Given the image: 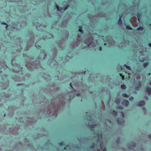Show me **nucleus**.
Here are the masks:
<instances>
[{
	"label": "nucleus",
	"mask_w": 151,
	"mask_h": 151,
	"mask_svg": "<svg viewBox=\"0 0 151 151\" xmlns=\"http://www.w3.org/2000/svg\"><path fill=\"white\" fill-rule=\"evenodd\" d=\"M97 151H100V149H98V150H97Z\"/></svg>",
	"instance_id": "57"
},
{
	"label": "nucleus",
	"mask_w": 151,
	"mask_h": 151,
	"mask_svg": "<svg viewBox=\"0 0 151 151\" xmlns=\"http://www.w3.org/2000/svg\"><path fill=\"white\" fill-rule=\"evenodd\" d=\"M129 101L127 100H124L122 102V104L124 106H127L129 105Z\"/></svg>",
	"instance_id": "9"
},
{
	"label": "nucleus",
	"mask_w": 151,
	"mask_h": 151,
	"mask_svg": "<svg viewBox=\"0 0 151 151\" xmlns=\"http://www.w3.org/2000/svg\"><path fill=\"white\" fill-rule=\"evenodd\" d=\"M66 57H67V58L68 57V56H66Z\"/></svg>",
	"instance_id": "61"
},
{
	"label": "nucleus",
	"mask_w": 151,
	"mask_h": 151,
	"mask_svg": "<svg viewBox=\"0 0 151 151\" xmlns=\"http://www.w3.org/2000/svg\"><path fill=\"white\" fill-rule=\"evenodd\" d=\"M102 151H106V148L105 147L103 150Z\"/></svg>",
	"instance_id": "50"
},
{
	"label": "nucleus",
	"mask_w": 151,
	"mask_h": 151,
	"mask_svg": "<svg viewBox=\"0 0 151 151\" xmlns=\"http://www.w3.org/2000/svg\"><path fill=\"white\" fill-rule=\"evenodd\" d=\"M15 42L17 45H20L21 42H22V39L21 38L17 39L16 40Z\"/></svg>",
	"instance_id": "10"
},
{
	"label": "nucleus",
	"mask_w": 151,
	"mask_h": 151,
	"mask_svg": "<svg viewBox=\"0 0 151 151\" xmlns=\"http://www.w3.org/2000/svg\"><path fill=\"white\" fill-rule=\"evenodd\" d=\"M15 27H13V29H15Z\"/></svg>",
	"instance_id": "59"
},
{
	"label": "nucleus",
	"mask_w": 151,
	"mask_h": 151,
	"mask_svg": "<svg viewBox=\"0 0 151 151\" xmlns=\"http://www.w3.org/2000/svg\"><path fill=\"white\" fill-rule=\"evenodd\" d=\"M120 76H121L122 77V79L123 80H124V75H122V74H120Z\"/></svg>",
	"instance_id": "37"
},
{
	"label": "nucleus",
	"mask_w": 151,
	"mask_h": 151,
	"mask_svg": "<svg viewBox=\"0 0 151 151\" xmlns=\"http://www.w3.org/2000/svg\"><path fill=\"white\" fill-rule=\"evenodd\" d=\"M64 97L63 96H59L58 100L55 102L53 101L52 102V106L55 110L58 109L61 106L64 105L65 104Z\"/></svg>",
	"instance_id": "1"
},
{
	"label": "nucleus",
	"mask_w": 151,
	"mask_h": 151,
	"mask_svg": "<svg viewBox=\"0 0 151 151\" xmlns=\"http://www.w3.org/2000/svg\"><path fill=\"white\" fill-rule=\"evenodd\" d=\"M134 97L133 96H131V97H130L129 98V100L130 101H132V100H134Z\"/></svg>",
	"instance_id": "36"
},
{
	"label": "nucleus",
	"mask_w": 151,
	"mask_h": 151,
	"mask_svg": "<svg viewBox=\"0 0 151 151\" xmlns=\"http://www.w3.org/2000/svg\"><path fill=\"white\" fill-rule=\"evenodd\" d=\"M16 57H14L13 59H12V65L13 66H17V65H18L17 64L15 63H14V62L16 60L15 59Z\"/></svg>",
	"instance_id": "15"
},
{
	"label": "nucleus",
	"mask_w": 151,
	"mask_h": 151,
	"mask_svg": "<svg viewBox=\"0 0 151 151\" xmlns=\"http://www.w3.org/2000/svg\"><path fill=\"white\" fill-rule=\"evenodd\" d=\"M133 26L134 27H136L138 26V24L137 23V22H134L131 23Z\"/></svg>",
	"instance_id": "21"
},
{
	"label": "nucleus",
	"mask_w": 151,
	"mask_h": 151,
	"mask_svg": "<svg viewBox=\"0 0 151 151\" xmlns=\"http://www.w3.org/2000/svg\"><path fill=\"white\" fill-rule=\"evenodd\" d=\"M121 88L122 89H124L126 88V86L124 85H122L121 86Z\"/></svg>",
	"instance_id": "28"
},
{
	"label": "nucleus",
	"mask_w": 151,
	"mask_h": 151,
	"mask_svg": "<svg viewBox=\"0 0 151 151\" xmlns=\"http://www.w3.org/2000/svg\"><path fill=\"white\" fill-rule=\"evenodd\" d=\"M1 24H2L5 25L7 26V24L6 23L4 22H2Z\"/></svg>",
	"instance_id": "45"
},
{
	"label": "nucleus",
	"mask_w": 151,
	"mask_h": 151,
	"mask_svg": "<svg viewBox=\"0 0 151 151\" xmlns=\"http://www.w3.org/2000/svg\"><path fill=\"white\" fill-rule=\"evenodd\" d=\"M143 109L144 110H145V107H143Z\"/></svg>",
	"instance_id": "55"
},
{
	"label": "nucleus",
	"mask_w": 151,
	"mask_h": 151,
	"mask_svg": "<svg viewBox=\"0 0 151 151\" xmlns=\"http://www.w3.org/2000/svg\"><path fill=\"white\" fill-rule=\"evenodd\" d=\"M117 122L118 124L122 125L124 123V120L123 119L118 118L117 120Z\"/></svg>",
	"instance_id": "7"
},
{
	"label": "nucleus",
	"mask_w": 151,
	"mask_h": 151,
	"mask_svg": "<svg viewBox=\"0 0 151 151\" xmlns=\"http://www.w3.org/2000/svg\"><path fill=\"white\" fill-rule=\"evenodd\" d=\"M143 28L142 27H140L139 28H138L137 29V30L138 31H142L143 30Z\"/></svg>",
	"instance_id": "30"
},
{
	"label": "nucleus",
	"mask_w": 151,
	"mask_h": 151,
	"mask_svg": "<svg viewBox=\"0 0 151 151\" xmlns=\"http://www.w3.org/2000/svg\"><path fill=\"white\" fill-rule=\"evenodd\" d=\"M145 104V102L144 101H142L139 102L137 104V106H141Z\"/></svg>",
	"instance_id": "12"
},
{
	"label": "nucleus",
	"mask_w": 151,
	"mask_h": 151,
	"mask_svg": "<svg viewBox=\"0 0 151 151\" xmlns=\"http://www.w3.org/2000/svg\"><path fill=\"white\" fill-rule=\"evenodd\" d=\"M82 39L81 38L80 36V35H78L77 37V43L78 42L81 41Z\"/></svg>",
	"instance_id": "17"
},
{
	"label": "nucleus",
	"mask_w": 151,
	"mask_h": 151,
	"mask_svg": "<svg viewBox=\"0 0 151 151\" xmlns=\"http://www.w3.org/2000/svg\"><path fill=\"white\" fill-rule=\"evenodd\" d=\"M40 26L38 27V26H37V28L38 30H42V29H41V28H40Z\"/></svg>",
	"instance_id": "38"
},
{
	"label": "nucleus",
	"mask_w": 151,
	"mask_h": 151,
	"mask_svg": "<svg viewBox=\"0 0 151 151\" xmlns=\"http://www.w3.org/2000/svg\"><path fill=\"white\" fill-rule=\"evenodd\" d=\"M63 143H64L63 142H61L59 143V145L60 146H62L63 145Z\"/></svg>",
	"instance_id": "43"
},
{
	"label": "nucleus",
	"mask_w": 151,
	"mask_h": 151,
	"mask_svg": "<svg viewBox=\"0 0 151 151\" xmlns=\"http://www.w3.org/2000/svg\"><path fill=\"white\" fill-rule=\"evenodd\" d=\"M121 101V100L119 99H117L115 101V102L117 104H119Z\"/></svg>",
	"instance_id": "19"
},
{
	"label": "nucleus",
	"mask_w": 151,
	"mask_h": 151,
	"mask_svg": "<svg viewBox=\"0 0 151 151\" xmlns=\"http://www.w3.org/2000/svg\"><path fill=\"white\" fill-rule=\"evenodd\" d=\"M105 123L106 125V126H107L108 125L107 124L108 123L110 124L111 123V122H110V121H109L108 120H106Z\"/></svg>",
	"instance_id": "26"
},
{
	"label": "nucleus",
	"mask_w": 151,
	"mask_h": 151,
	"mask_svg": "<svg viewBox=\"0 0 151 151\" xmlns=\"http://www.w3.org/2000/svg\"><path fill=\"white\" fill-rule=\"evenodd\" d=\"M70 86L72 88H73V86H72V83H70Z\"/></svg>",
	"instance_id": "49"
},
{
	"label": "nucleus",
	"mask_w": 151,
	"mask_h": 151,
	"mask_svg": "<svg viewBox=\"0 0 151 151\" xmlns=\"http://www.w3.org/2000/svg\"><path fill=\"white\" fill-rule=\"evenodd\" d=\"M7 28H8V25L7 24V26L6 25V27H5V28H6V30L7 29Z\"/></svg>",
	"instance_id": "53"
},
{
	"label": "nucleus",
	"mask_w": 151,
	"mask_h": 151,
	"mask_svg": "<svg viewBox=\"0 0 151 151\" xmlns=\"http://www.w3.org/2000/svg\"><path fill=\"white\" fill-rule=\"evenodd\" d=\"M135 146V144L134 142H131L128 145V147L131 149L134 148Z\"/></svg>",
	"instance_id": "8"
},
{
	"label": "nucleus",
	"mask_w": 151,
	"mask_h": 151,
	"mask_svg": "<svg viewBox=\"0 0 151 151\" xmlns=\"http://www.w3.org/2000/svg\"><path fill=\"white\" fill-rule=\"evenodd\" d=\"M144 99H145L146 100H148V98L146 96H145L144 97Z\"/></svg>",
	"instance_id": "41"
},
{
	"label": "nucleus",
	"mask_w": 151,
	"mask_h": 151,
	"mask_svg": "<svg viewBox=\"0 0 151 151\" xmlns=\"http://www.w3.org/2000/svg\"><path fill=\"white\" fill-rule=\"evenodd\" d=\"M50 111L49 110L48 111V112H49V114L50 113H51V112L50 111Z\"/></svg>",
	"instance_id": "56"
},
{
	"label": "nucleus",
	"mask_w": 151,
	"mask_h": 151,
	"mask_svg": "<svg viewBox=\"0 0 151 151\" xmlns=\"http://www.w3.org/2000/svg\"><path fill=\"white\" fill-rule=\"evenodd\" d=\"M59 90V87H56L54 88L53 90V91L56 92L58 91Z\"/></svg>",
	"instance_id": "25"
},
{
	"label": "nucleus",
	"mask_w": 151,
	"mask_h": 151,
	"mask_svg": "<svg viewBox=\"0 0 151 151\" xmlns=\"http://www.w3.org/2000/svg\"><path fill=\"white\" fill-rule=\"evenodd\" d=\"M148 62H146L143 64V66L144 68H146L149 65Z\"/></svg>",
	"instance_id": "24"
},
{
	"label": "nucleus",
	"mask_w": 151,
	"mask_h": 151,
	"mask_svg": "<svg viewBox=\"0 0 151 151\" xmlns=\"http://www.w3.org/2000/svg\"><path fill=\"white\" fill-rule=\"evenodd\" d=\"M145 92L149 96L151 95V88L149 86H147L145 88Z\"/></svg>",
	"instance_id": "6"
},
{
	"label": "nucleus",
	"mask_w": 151,
	"mask_h": 151,
	"mask_svg": "<svg viewBox=\"0 0 151 151\" xmlns=\"http://www.w3.org/2000/svg\"><path fill=\"white\" fill-rule=\"evenodd\" d=\"M138 78H137V79H138Z\"/></svg>",
	"instance_id": "63"
},
{
	"label": "nucleus",
	"mask_w": 151,
	"mask_h": 151,
	"mask_svg": "<svg viewBox=\"0 0 151 151\" xmlns=\"http://www.w3.org/2000/svg\"><path fill=\"white\" fill-rule=\"evenodd\" d=\"M66 148H64V149H65Z\"/></svg>",
	"instance_id": "62"
},
{
	"label": "nucleus",
	"mask_w": 151,
	"mask_h": 151,
	"mask_svg": "<svg viewBox=\"0 0 151 151\" xmlns=\"http://www.w3.org/2000/svg\"><path fill=\"white\" fill-rule=\"evenodd\" d=\"M138 78H137V79H138Z\"/></svg>",
	"instance_id": "64"
},
{
	"label": "nucleus",
	"mask_w": 151,
	"mask_h": 151,
	"mask_svg": "<svg viewBox=\"0 0 151 151\" xmlns=\"http://www.w3.org/2000/svg\"><path fill=\"white\" fill-rule=\"evenodd\" d=\"M141 15L142 14L139 13H138L137 14V17L138 20L139 22L140 21V19H141Z\"/></svg>",
	"instance_id": "20"
},
{
	"label": "nucleus",
	"mask_w": 151,
	"mask_h": 151,
	"mask_svg": "<svg viewBox=\"0 0 151 151\" xmlns=\"http://www.w3.org/2000/svg\"><path fill=\"white\" fill-rule=\"evenodd\" d=\"M117 108L119 109H123V107L122 106H118V107H117Z\"/></svg>",
	"instance_id": "34"
},
{
	"label": "nucleus",
	"mask_w": 151,
	"mask_h": 151,
	"mask_svg": "<svg viewBox=\"0 0 151 151\" xmlns=\"http://www.w3.org/2000/svg\"><path fill=\"white\" fill-rule=\"evenodd\" d=\"M148 137H149V138L151 139V134H150L148 136Z\"/></svg>",
	"instance_id": "48"
},
{
	"label": "nucleus",
	"mask_w": 151,
	"mask_h": 151,
	"mask_svg": "<svg viewBox=\"0 0 151 151\" xmlns=\"http://www.w3.org/2000/svg\"><path fill=\"white\" fill-rule=\"evenodd\" d=\"M126 27L127 29L131 30L132 29L131 28L129 25H126Z\"/></svg>",
	"instance_id": "29"
},
{
	"label": "nucleus",
	"mask_w": 151,
	"mask_h": 151,
	"mask_svg": "<svg viewBox=\"0 0 151 151\" xmlns=\"http://www.w3.org/2000/svg\"><path fill=\"white\" fill-rule=\"evenodd\" d=\"M35 37L33 36H32L30 38L29 40L28 43L30 44H32L34 42Z\"/></svg>",
	"instance_id": "11"
},
{
	"label": "nucleus",
	"mask_w": 151,
	"mask_h": 151,
	"mask_svg": "<svg viewBox=\"0 0 151 151\" xmlns=\"http://www.w3.org/2000/svg\"><path fill=\"white\" fill-rule=\"evenodd\" d=\"M91 122L89 120V122H88V124L87 125L88 127L91 130L95 128L96 127H98V126L99 125L96 124H92V125H91Z\"/></svg>",
	"instance_id": "3"
},
{
	"label": "nucleus",
	"mask_w": 151,
	"mask_h": 151,
	"mask_svg": "<svg viewBox=\"0 0 151 151\" xmlns=\"http://www.w3.org/2000/svg\"><path fill=\"white\" fill-rule=\"evenodd\" d=\"M35 47L38 48L41 47L40 44L38 42L35 43Z\"/></svg>",
	"instance_id": "16"
},
{
	"label": "nucleus",
	"mask_w": 151,
	"mask_h": 151,
	"mask_svg": "<svg viewBox=\"0 0 151 151\" xmlns=\"http://www.w3.org/2000/svg\"><path fill=\"white\" fill-rule=\"evenodd\" d=\"M55 6L56 8L59 11H60V9H59V6L57 4H56Z\"/></svg>",
	"instance_id": "33"
},
{
	"label": "nucleus",
	"mask_w": 151,
	"mask_h": 151,
	"mask_svg": "<svg viewBox=\"0 0 151 151\" xmlns=\"http://www.w3.org/2000/svg\"><path fill=\"white\" fill-rule=\"evenodd\" d=\"M103 147H104V145H103L102 142H100V147L101 149V150H103Z\"/></svg>",
	"instance_id": "23"
},
{
	"label": "nucleus",
	"mask_w": 151,
	"mask_h": 151,
	"mask_svg": "<svg viewBox=\"0 0 151 151\" xmlns=\"http://www.w3.org/2000/svg\"><path fill=\"white\" fill-rule=\"evenodd\" d=\"M63 9L62 8L59 7V9H60V11H61Z\"/></svg>",
	"instance_id": "52"
},
{
	"label": "nucleus",
	"mask_w": 151,
	"mask_h": 151,
	"mask_svg": "<svg viewBox=\"0 0 151 151\" xmlns=\"http://www.w3.org/2000/svg\"><path fill=\"white\" fill-rule=\"evenodd\" d=\"M121 113L122 114L123 118H124V113H123V112H121Z\"/></svg>",
	"instance_id": "44"
},
{
	"label": "nucleus",
	"mask_w": 151,
	"mask_h": 151,
	"mask_svg": "<svg viewBox=\"0 0 151 151\" xmlns=\"http://www.w3.org/2000/svg\"><path fill=\"white\" fill-rule=\"evenodd\" d=\"M119 138H118L116 141V142L118 144L119 142Z\"/></svg>",
	"instance_id": "42"
},
{
	"label": "nucleus",
	"mask_w": 151,
	"mask_h": 151,
	"mask_svg": "<svg viewBox=\"0 0 151 151\" xmlns=\"http://www.w3.org/2000/svg\"><path fill=\"white\" fill-rule=\"evenodd\" d=\"M122 96L125 98H128L129 97V96L125 93H123L122 94Z\"/></svg>",
	"instance_id": "27"
},
{
	"label": "nucleus",
	"mask_w": 151,
	"mask_h": 151,
	"mask_svg": "<svg viewBox=\"0 0 151 151\" xmlns=\"http://www.w3.org/2000/svg\"><path fill=\"white\" fill-rule=\"evenodd\" d=\"M95 144H94V143H93V145L90 147V149H91V148L92 149L94 148L95 147Z\"/></svg>",
	"instance_id": "39"
},
{
	"label": "nucleus",
	"mask_w": 151,
	"mask_h": 151,
	"mask_svg": "<svg viewBox=\"0 0 151 151\" xmlns=\"http://www.w3.org/2000/svg\"><path fill=\"white\" fill-rule=\"evenodd\" d=\"M124 66H125V67H126V68L127 69H128L129 70H130L131 69L130 67L129 66H128L125 64L124 65Z\"/></svg>",
	"instance_id": "35"
},
{
	"label": "nucleus",
	"mask_w": 151,
	"mask_h": 151,
	"mask_svg": "<svg viewBox=\"0 0 151 151\" xmlns=\"http://www.w3.org/2000/svg\"><path fill=\"white\" fill-rule=\"evenodd\" d=\"M69 5H67L63 9V11H65V10L66 9H67L69 7Z\"/></svg>",
	"instance_id": "40"
},
{
	"label": "nucleus",
	"mask_w": 151,
	"mask_h": 151,
	"mask_svg": "<svg viewBox=\"0 0 151 151\" xmlns=\"http://www.w3.org/2000/svg\"><path fill=\"white\" fill-rule=\"evenodd\" d=\"M23 85V84H18L17 85V86H20Z\"/></svg>",
	"instance_id": "47"
},
{
	"label": "nucleus",
	"mask_w": 151,
	"mask_h": 151,
	"mask_svg": "<svg viewBox=\"0 0 151 151\" xmlns=\"http://www.w3.org/2000/svg\"><path fill=\"white\" fill-rule=\"evenodd\" d=\"M150 84L151 85V81H150Z\"/></svg>",
	"instance_id": "58"
},
{
	"label": "nucleus",
	"mask_w": 151,
	"mask_h": 151,
	"mask_svg": "<svg viewBox=\"0 0 151 151\" xmlns=\"http://www.w3.org/2000/svg\"><path fill=\"white\" fill-rule=\"evenodd\" d=\"M99 50L100 51H101L102 50V48L101 47H100L99 48Z\"/></svg>",
	"instance_id": "51"
},
{
	"label": "nucleus",
	"mask_w": 151,
	"mask_h": 151,
	"mask_svg": "<svg viewBox=\"0 0 151 151\" xmlns=\"http://www.w3.org/2000/svg\"><path fill=\"white\" fill-rule=\"evenodd\" d=\"M137 18L136 17H133L130 19V21L131 23H132L137 22Z\"/></svg>",
	"instance_id": "14"
},
{
	"label": "nucleus",
	"mask_w": 151,
	"mask_h": 151,
	"mask_svg": "<svg viewBox=\"0 0 151 151\" xmlns=\"http://www.w3.org/2000/svg\"><path fill=\"white\" fill-rule=\"evenodd\" d=\"M47 26L46 25H43V26H42V25H41V27H44V28L46 27Z\"/></svg>",
	"instance_id": "46"
},
{
	"label": "nucleus",
	"mask_w": 151,
	"mask_h": 151,
	"mask_svg": "<svg viewBox=\"0 0 151 151\" xmlns=\"http://www.w3.org/2000/svg\"><path fill=\"white\" fill-rule=\"evenodd\" d=\"M112 114L115 116H116L117 115V112L114 110L112 112Z\"/></svg>",
	"instance_id": "32"
},
{
	"label": "nucleus",
	"mask_w": 151,
	"mask_h": 151,
	"mask_svg": "<svg viewBox=\"0 0 151 151\" xmlns=\"http://www.w3.org/2000/svg\"><path fill=\"white\" fill-rule=\"evenodd\" d=\"M79 29H78V31H79V32H81L82 33H83V31L81 29L82 28V27L81 26H80L79 27Z\"/></svg>",
	"instance_id": "31"
},
{
	"label": "nucleus",
	"mask_w": 151,
	"mask_h": 151,
	"mask_svg": "<svg viewBox=\"0 0 151 151\" xmlns=\"http://www.w3.org/2000/svg\"><path fill=\"white\" fill-rule=\"evenodd\" d=\"M150 73H149V74H148V76H149V75H150Z\"/></svg>",
	"instance_id": "60"
},
{
	"label": "nucleus",
	"mask_w": 151,
	"mask_h": 151,
	"mask_svg": "<svg viewBox=\"0 0 151 151\" xmlns=\"http://www.w3.org/2000/svg\"><path fill=\"white\" fill-rule=\"evenodd\" d=\"M96 141L97 144L99 143V142L100 141L101 142L102 139V135L101 134H97L96 136L94 138Z\"/></svg>",
	"instance_id": "4"
},
{
	"label": "nucleus",
	"mask_w": 151,
	"mask_h": 151,
	"mask_svg": "<svg viewBox=\"0 0 151 151\" xmlns=\"http://www.w3.org/2000/svg\"><path fill=\"white\" fill-rule=\"evenodd\" d=\"M26 66L29 70L31 71L33 70V68L35 67L34 65H32L30 63L26 64Z\"/></svg>",
	"instance_id": "5"
},
{
	"label": "nucleus",
	"mask_w": 151,
	"mask_h": 151,
	"mask_svg": "<svg viewBox=\"0 0 151 151\" xmlns=\"http://www.w3.org/2000/svg\"><path fill=\"white\" fill-rule=\"evenodd\" d=\"M117 68L118 70H122V68L121 65H118L117 66Z\"/></svg>",
	"instance_id": "22"
},
{
	"label": "nucleus",
	"mask_w": 151,
	"mask_h": 151,
	"mask_svg": "<svg viewBox=\"0 0 151 151\" xmlns=\"http://www.w3.org/2000/svg\"><path fill=\"white\" fill-rule=\"evenodd\" d=\"M84 43L87 45L86 47H87L89 48L93 47H95L96 45V44L94 42L93 37L91 35H90L88 38L84 40Z\"/></svg>",
	"instance_id": "2"
},
{
	"label": "nucleus",
	"mask_w": 151,
	"mask_h": 151,
	"mask_svg": "<svg viewBox=\"0 0 151 151\" xmlns=\"http://www.w3.org/2000/svg\"><path fill=\"white\" fill-rule=\"evenodd\" d=\"M52 50L53 51V54L54 55H56L58 52V50L57 48L55 47H54Z\"/></svg>",
	"instance_id": "13"
},
{
	"label": "nucleus",
	"mask_w": 151,
	"mask_h": 151,
	"mask_svg": "<svg viewBox=\"0 0 151 151\" xmlns=\"http://www.w3.org/2000/svg\"><path fill=\"white\" fill-rule=\"evenodd\" d=\"M149 45L151 47V43H150L149 44Z\"/></svg>",
	"instance_id": "54"
},
{
	"label": "nucleus",
	"mask_w": 151,
	"mask_h": 151,
	"mask_svg": "<svg viewBox=\"0 0 151 151\" xmlns=\"http://www.w3.org/2000/svg\"><path fill=\"white\" fill-rule=\"evenodd\" d=\"M122 17V16H119V19L118 21V24L120 26L121 25L122 23V21L121 19Z\"/></svg>",
	"instance_id": "18"
}]
</instances>
